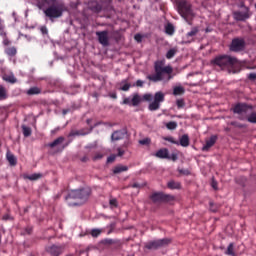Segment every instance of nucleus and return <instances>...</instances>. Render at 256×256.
I'll return each mask as SVG.
<instances>
[{"label":"nucleus","instance_id":"680f3d73","mask_svg":"<svg viewBox=\"0 0 256 256\" xmlns=\"http://www.w3.org/2000/svg\"><path fill=\"white\" fill-rule=\"evenodd\" d=\"M131 187L133 189H139V187H141V185L139 183H134V184L131 185Z\"/></svg>","mask_w":256,"mask_h":256},{"label":"nucleus","instance_id":"dca6fc26","mask_svg":"<svg viewBox=\"0 0 256 256\" xmlns=\"http://www.w3.org/2000/svg\"><path fill=\"white\" fill-rule=\"evenodd\" d=\"M89 9L93 11V13H101V11H103V5L97 1H92L89 3Z\"/></svg>","mask_w":256,"mask_h":256},{"label":"nucleus","instance_id":"5701e85b","mask_svg":"<svg viewBox=\"0 0 256 256\" xmlns=\"http://www.w3.org/2000/svg\"><path fill=\"white\" fill-rule=\"evenodd\" d=\"M6 158H7V161L9 162V164L12 165L13 167L15 165H17V158L15 157V155H13V153L8 151L6 153Z\"/></svg>","mask_w":256,"mask_h":256},{"label":"nucleus","instance_id":"bf43d9fd","mask_svg":"<svg viewBox=\"0 0 256 256\" xmlns=\"http://www.w3.org/2000/svg\"><path fill=\"white\" fill-rule=\"evenodd\" d=\"M143 85H145V82L142 80H137L136 81V87H143Z\"/></svg>","mask_w":256,"mask_h":256},{"label":"nucleus","instance_id":"6e6d98bb","mask_svg":"<svg viewBox=\"0 0 256 256\" xmlns=\"http://www.w3.org/2000/svg\"><path fill=\"white\" fill-rule=\"evenodd\" d=\"M134 39H135V41H137L138 43H141L143 37L141 36V34H136V35L134 36Z\"/></svg>","mask_w":256,"mask_h":256},{"label":"nucleus","instance_id":"a19ab883","mask_svg":"<svg viewBox=\"0 0 256 256\" xmlns=\"http://www.w3.org/2000/svg\"><path fill=\"white\" fill-rule=\"evenodd\" d=\"M140 145H151V138H144L142 140H139Z\"/></svg>","mask_w":256,"mask_h":256},{"label":"nucleus","instance_id":"774afa93","mask_svg":"<svg viewBox=\"0 0 256 256\" xmlns=\"http://www.w3.org/2000/svg\"><path fill=\"white\" fill-rule=\"evenodd\" d=\"M246 69L253 70V69H256V66H246Z\"/></svg>","mask_w":256,"mask_h":256},{"label":"nucleus","instance_id":"0eeeda50","mask_svg":"<svg viewBox=\"0 0 256 256\" xmlns=\"http://www.w3.org/2000/svg\"><path fill=\"white\" fill-rule=\"evenodd\" d=\"M191 3L187 0H180L178 2V13L187 21L189 17H193V9L191 8Z\"/></svg>","mask_w":256,"mask_h":256},{"label":"nucleus","instance_id":"4d7b16f0","mask_svg":"<svg viewBox=\"0 0 256 256\" xmlns=\"http://www.w3.org/2000/svg\"><path fill=\"white\" fill-rule=\"evenodd\" d=\"M40 31H41L42 35H47V33H49V30H47V27H45V26H42Z\"/></svg>","mask_w":256,"mask_h":256},{"label":"nucleus","instance_id":"e433bc0d","mask_svg":"<svg viewBox=\"0 0 256 256\" xmlns=\"http://www.w3.org/2000/svg\"><path fill=\"white\" fill-rule=\"evenodd\" d=\"M121 84H122V87L120 88L121 91H129V89H131V84L127 83V80H122Z\"/></svg>","mask_w":256,"mask_h":256},{"label":"nucleus","instance_id":"338daca9","mask_svg":"<svg viewBox=\"0 0 256 256\" xmlns=\"http://www.w3.org/2000/svg\"><path fill=\"white\" fill-rule=\"evenodd\" d=\"M212 187H213V189H217V182L216 181H212Z\"/></svg>","mask_w":256,"mask_h":256},{"label":"nucleus","instance_id":"a18cd8bd","mask_svg":"<svg viewBox=\"0 0 256 256\" xmlns=\"http://www.w3.org/2000/svg\"><path fill=\"white\" fill-rule=\"evenodd\" d=\"M6 81H8V83H17V78H15V76H8Z\"/></svg>","mask_w":256,"mask_h":256},{"label":"nucleus","instance_id":"4be33fe9","mask_svg":"<svg viewBox=\"0 0 256 256\" xmlns=\"http://www.w3.org/2000/svg\"><path fill=\"white\" fill-rule=\"evenodd\" d=\"M37 7L45 12V9L51 4L49 0H36Z\"/></svg>","mask_w":256,"mask_h":256},{"label":"nucleus","instance_id":"c03bdc74","mask_svg":"<svg viewBox=\"0 0 256 256\" xmlns=\"http://www.w3.org/2000/svg\"><path fill=\"white\" fill-rule=\"evenodd\" d=\"M218 209L219 208L217 205H215L213 202H210V211H212V213H217Z\"/></svg>","mask_w":256,"mask_h":256},{"label":"nucleus","instance_id":"7c9ffc66","mask_svg":"<svg viewBox=\"0 0 256 256\" xmlns=\"http://www.w3.org/2000/svg\"><path fill=\"white\" fill-rule=\"evenodd\" d=\"M43 177V174L41 173H34L26 177V179H29V181H37V179H41Z\"/></svg>","mask_w":256,"mask_h":256},{"label":"nucleus","instance_id":"a211bd4d","mask_svg":"<svg viewBox=\"0 0 256 256\" xmlns=\"http://www.w3.org/2000/svg\"><path fill=\"white\" fill-rule=\"evenodd\" d=\"M154 155L158 159H169V149L161 148Z\"/></svg>","mask_w":256,"mask_h":256},{"label":"nucleus","instance_id":"603ef678","mask_svg":"<svg viewBox=\"0 0 256 256\" xmlns=\"http://www.w3.org/2000/svg\"><path fill=\"white\" fill-rule=\"evenodd\" d=\"M117 152L118 157H123V155H125V150H123L122 148H117Z\"/></svg>","mask_w":256,"mask_h":256},{"label":"nucleus","instance_id":"6ab92c4d","mask_svg":"<svg viewBox=\"0 0 256 256\" xmlns=\"http://www.w3.org/2000/svg\"><path fill=\"white\" fill-rule=\"evenodd\" d=\"M198 33L199 29L197 27L192 28L191 31L186 34V38L188 39L187 43H193V41H195L193 37H195V35Z\"/></svg>","mask_w":256,"mask_h":256},{"label":"nucleus","instance_id":"09e8293b","mask_svg":"<svg viewBox=\"0 0 256 256\" xmlns=\"http://www.w3.org/2000/svg\"><path fill=\"white\" fill-rule=\"evenodd\" d=\"M122 105H130L132 106L131 98H124Z\"/></svg>","mask_w":256,"mask_h":256},{"label":"nucleus","instance_id":"1a4fd4ad","mask_svg":"<svg viewBox=\"0 0 256 256\" xmlns=\"http://www.w3.org/2000/svg\"><path fill=\"white\" fill-rule=\"evenodd\" d=\"M169 243H171V240L169 238H163L146 242L144 244V247L149 251H157V249H161V247H167Z\"/></svg>","mask_w":256,"mask_h":256},{"label":"nucleus","instance_id":"2f4dec72","mask_svg":"<svg viewBox=\"0 0 256 256\" xmlns=\"http://www.w3.org/2000/svg\"><path fill=\"white\" fill-rule=\"evenodd\" d=\"M39 93H41V89H39V87H32L27 90V95H39Z\"/></svg>","mask_w":256,"mask_h":256},{"label":"nucleus","instance_id":"6e6552de","mask_svg":"<svg viewBox=\"0 0 256 256\" xmlns=\"http://www.w3.org/2000/svg\"><path fill=\"white\" fill-rule=\"evenodd\" d=\"M246 47H247V42H245V38L236 37L232 39L229 45V50L232 53H241L246 49Z\"/></svg>","mask_w":256,"mask_h":256},{"label":"nucleus","instance_id":"f8f14e48","mask_svg":"<svg viewBox=\"0 0 256 256\" xmlns=\"http://www.w3.org/2000/svg\"><path fill=\"white\" fill-rule=\"evenodd\" d=\"M233 16L235 21H247V19L251 17V14H249V10H247L246 12L236 11L233 13Z\"/></svg>","mask_w":256,"mask_h":256},{"label":"nucleus","instance_id":"f257e3e1","mask_svg":"<svg viewBox=\"0 0 256 256\" xmlns=\"http://www.w3.org/2000/svg\"><path fill=\"white\" fill-rule=\"evenodd\" d=\"M254 107L247 103H237L233 106L232 111L235 115H238L239 121H248L256 125V111H253ZM250 111V114H248Z\"/></svg>","mask_w":256,"mask_h":256},{"label":"nucleus","instance_id":"2eb2a0df","mask_svg":"<svg viewBox=\"0 0 256 256\" xmlns=\"http://www.w3.org/2000/svg\"><path fill=\"white\" fill-rule=\"evenodd\" d=\"M215 143H217V135H212L208 140H206V144L202 147V151H209Z\"/></svg>","mask_w":256,"mask_h":256},{"label":"nucleus","instance_id":"49530a36","mask_svg":"<svg viewBox=\"0 0 256 256\" xmlns=\"http://www.w3.org/2000/svg\"><path fill=\"white\" fill-rule=\"evenodd\" d=\"M2 43L5 47H9V45H11V40H9V38H7V36H6V37L3 38Z\"/></svg>","mask_w":256,"mask_h":256},{"label":"nucleus","instance_id":"a878e982","mask_svg":"<svg viewBox=\"0 0 256 256\" xmlns=\"http://www.w3.org/2000/svg\"><path fill=\"white\" fill-rule=\"evenodd\" d=\"M63 141H65V137L60 136L57 139H55L52 143L48 144V147H50V149H53V148L57 147V145H61V143H63Z\"/></svg>","mask_w":256,"mask_h":256},{"label":"nucleus","instance_id":"e2e57ef3","mask_svg":"<svg viewBox=\"0 0 256 256\" xmlns=\"http://www.w3.org/2000/svg\"><path fill=\"white\" fill-rule=\"evenodd\" d=\"M109 97H111V99H117V93H115V92L110 93Z\"/></svg>","mask_w":256,"mask_h":256},{"label":"nucleus","instance_id":"bb28decb","mask_svg":"<svg viewBox=\"0 0 256 256\" xmlns=\"http://www.w3.org/2000/svg\"><path fill=\"white\" fill-rule=\"evenodd\" d=\"M167 187L168 189H181V183L172 180L167 183Z\"/></svg>","mask_w":256,"mask_h":256},{"label":"nucleus","instance_id":"4468645a","mask_svg":"<svg viewBox=\"0 0 256 256\" xmlns=\"http://www.w3.org/2000/svg\"><path fill=\"white\" fill-rule=\"evenodd\" d=\"M103 245H116V249H121L123 242L119 239L106 238L102 240Z\"/></svg>","mask_w":256,"mask_h":256},{"label":"nucleus","instance_id":"7ed1b4c3","mask_svg":"<svg viewBox=\"0 0 256 256\" xmlns=\"http://www.w3.org/2000/svg\"><path fill=\"white\" fill-rule=\"evenodd\" d=\"M155 75H148L147 79L149 81H153V83H157L159 81H163V74L166 73L168 75V79H173L171 73H173V67L165 66L163 67V62L158 61L154 65Z\"/></svg>","mask_w":256,"mask_h":256},{"label":"nucleus","instance_id":"c85d7f7f","mask_svg":"<svg viewBox=\"0 0 256 256\" xmlns=\"http://www.w3.org/2000/svg\"><path fill=\"white\" fill-rule=\"evenodd\" d=\"M116 228H117V222H111L110 224H108L106 226V229H108L107 235H111V233H113V231H115Z\"/></svg>","mask_w":256,"mask_h":256},{"label":"nucleus","instance_id":"f704fd0d","mask_svg":"<svg viewBox=\"0 0 256 256\" xmlns=\"http://www.w3.org/2000/svg\"><path fill=\"white\" fill-rule=\"evenodd\" d=\"M185 93V88L181 86H176L173 90L174 95H183Z\"/></svg>","mask_w":256,"mask_h":256},{"label":"nucleus","instance_id":"72a5a7b5","mask_svg":"<svg viewBox=\"0 0 256 256\" xmlns=\"http://www.w3.org/2000/svg\"><path fill=\"white\" fill-rule=\"evenodd\" d=\"M166 129H169V131H175V129H177V122L170 121L166 123Z\"/></svg>","mask_w":256,"mask_h":256},{"label":"nucleus","instance_id":"4c0bfd02","mask_svg":"<svg viewBox=\"0 0 256 256\" xmlns=\"http://www.w3.org/2000/svg\"><path fill=\"white\" fill-rule=\"evenodd\" d=\"M175 53H177L176 49H170L167 53H166V59H173L175 57Z\"/></svg>","mask_w":256,"mask_h":256},{"label":"nucleus","instance_id":"473e14b6","mask_svg":"<svg viewBox=\"0 0 256 256\" xmlns=\"http://www.w3.org/2000/svg\"><path fill=\"white\" fill-rule=\"evenodd\" d=\"M7 99V89L0 85V101H5Z\"/></svg>","mask_w":256,"mask_h":256},{"label":"nucleus","instance_id":"8fccbe9b","mask_svg":"<svg viewBox=\"0 0 256 256\" xmlns=\"http://www.w3.org/2000/svg\"><path fill=\"white\" fill-rule=\"evenodd\" d=\"M103 157V154L96 153L93 157V161H99Z\"/></svg>","mask_w":256,"mask_h":256},{"label":"nucleus","instance_id":"864d4df0","mask_svg":"<svg viewBox=\"0 0 256 256\" xmlns=\"http://www.w3.org/2000/svg\"><path fill=\"white\" fill-rule=\"evenodd\" d=\"M75 135H87V133H80L79 131L70 132L69 137H75Z\"/></svg>","mask_w":256,"mask_h":256},{"label":"nucleus","instance_id":"b1692460","mask_svg":"<svg viewBox=\"0 0 256 256\" xmlns=\"http://www.w3.org/2000/svg\"><path fill=\"white\" fill-rule=\"evenodd\" d=\"M132 107H137L141 104V96L138 93L133 94L131 99Z\"/></svg>","mask_w":256,"mask_h":256},{"label":"nucleus","instance_id":"9b49d317","mask_svg":"<svg viewBox=\"0 0 256 256\" xmlns=\"http://www.w3.org/2000/svg\"><path fill=\"white\" fill-rule=\"evenodd\" d=\"M96 37L98 38L100 45H103V47H109V31H97Z\"/></svg>","mask_w":256,"mask_h":256},{"label":"nucleus","instance_id":"20e7f679","mask_svg":"<svg viewBox=\"0 0 256 256\" xmlns=\"http://www.w3.org/2000/svg\"><path fill=\"white\" fill-rule=\"evenodd\" d=\"M214 67H219L222 71L233 69L237 65V58L229 55H219L211 60Z\"/></svg>","mask_w":256,"mask_h":256},{"label":"nucleus","instance_id":"ddd939ff","mask_svg":"<svg viewBox=\"0 0 256 256\" xmlns=\"http://www.w3.org/2000/svg\"><path fill=\"white\" fill-rule=\"evenodd\" d=\"M124 137H127V129L116 130L112 133V141H121Z\"/></svg>","mask_w":256,"mask_h":256},{"label":"nucleus","instance_id":"cd10ccee","mask_svg":"<svg viewBox=\"0 0 256 256\" xmlns=\"http://www.w3.org/2000/svg\"><path fill=\"white\" fill-rule=\"evenodd\" d=\"M165 33L167 35H173L175 33V27L173 26V24L168 23L165 27Z\"/></svg>","mask_w":256,"mask_h":256},{"label":"nucleus","instance_id":"5fc2aeb1","mask_svg":"<svg viewBox=\"0 0 256 256\" xmlns=\"http://www.w3.org/2000/svg\"><path fill=\"white\" fill-rule=\"evenodd\" d=\"M25 233L27 235H31V233H33V227H31V226L26 227L25 228Z\"/></svg>","mask_w":256,"mask_h":256},{"label":"nucleus","instance_id":"f3484780","mask_svg":"<svg viewBox=\"0 0 256 256\" xmlns=\"http://www.w3.org/2000/svg\"><path fill=\"white\" fill-rule=\"evenodd\" d=\"M63 249V246L52 245L48 248V252L50 255L59 256L63 253Z\"/></svg>","mask_w":256,"mask_h":256},{"label":"nucleus","instance_id":"0e129e2a","mask_svg":"<svg viewBox=\"0 0 256 256\" xmlns=\"http://www.w3.org/2000/svg\"><path fill=\"white\" fill-rule=\"evenodd\" d=\"M81 161H82V163H87V161H89V157L84 156L81 158Z\"/></svg>","mask_w":256,"mask_h":256},{"label":"nucleus","instance_id":"13d9d810","mask_svg":"<svg viewBox=\"0 0 256 256\" xmlns=\"http://www.w3.org/2000/svg\"><path fill=\"white\" fill-rule=\"evenodd\" d=\"M109 203L111 207H117V199H111Z\"/></svg>","mask_w":256,"mask_h":256},{"label":"nucleus","instance_id":"aec40b11","mask_svg":"<svg viewBox=\"0 0 256 256\" xmlns=\"http://www.w3.org/2000/svg\"><path fill=\"white\" fill-rule=\"evenodd\" d=\"M5 55L8 57H15L17 55V47L11 46L4 49Z\"/></svg>","mask_w":256,"mask_h":256},{"label":"nucleus","instance_id":"58836bf2","mask_svg":"<svg viewBox=\"0 0 256 256\" xmlns=\"http://www.w3.org/2000/svg\"><path fill=\"white\" fill-rule=\"evenodd\" d=\"M101 233H103V230H101V229H92L90 232L92 237H99V235H101Z\"/></svg>","mask_w":256,"mask_h":256},{"label":"nucleus","instance_id":"c756f323","mask_svg":"<svg viewBox=\"0 0 256 256\" xmlns=\"http://www.w3.org/2000/svg\"><path fill=\"white\" fill-rule=\"evenodd\" d=\"M225 253L226 255H229V256H235V246L233 245V243H230L228 245Z\"/></svg>","mask_w":256,"mask_h":256},{"label":"nucleus","instance_id":"39448f33","mask_svg":"<svg viewBox=\"0 0 256 256\" xmlns=\"http://www.w3.org/2000/svg\"><path fill=\"white\" fill-rule=\"evenodd\" d=\"M144 101H148L150 104L148 105L149 111H159L161 109V103H165V93L158 91L154 94H144Z\"/></svg>","mask_w":256,"mask_h":256},{"label":"nucleus","instance_id":"9d476101","mask_svg":"<svg viewBox=\"0 0 256 256\" xmlns=\"http://www.w3.org/2000/svg\"><path fill=\"white\" fill-rule=\"evenodd\" d=\"M150 199L153 203H171V201H175V196L163 192H156L150 196Z\"/></svg>","mask_w":256,"mask_h":256},{"label":"nucleus","instance_id":"3c124183","mask_svg":"<svg viewBox=\"0 0 256 256\" xmlns=\"http://www.w3.org/2000/svg\"><path fill=\"white\" fill-rule=\"evenodd\" d=\"M249 81H256V73L248 74Z\"/></svg>","mask_w":256,"mask_h":256},{"label":"nucleus","instance_id":"f03ea898","mask_svg":"<svg viewBox=\"0 0 256 256\" xmlns=\"http://www.w3.org/2000/svg\"><path fill=\"white\" fill-rule=\"evenodd\" d=\"M66 10L67 8L65 7V3L51 0L50 5L44 9V15L53 21V19L63 17V13H65Z\"/></svg>","mask_w":256,"mask_h":256},{"label":"nucleus","instance_id":"69168bd1","mask_svg":"<svg viewBox=\"0 0 256 256\" xmlns=\"http://www.w3.org/2000/svg\"><path fill=\"white\" fill-rule=\"evenodd\" d=\"M9 218H10L9 214H6L2 217L3 221H9Z\"/></svg>","mask_w":256,"mask_h":256},{"label":"nucleus","instance_id":"de8ad7c7","mask_svg":"<svg viewBox=\"0 0 256 256\" xmlns=\"http://www.w3.org/2000/svg\"><path fill=\"white\" fill-rule=\"evenodd\" d=\"M0 37H3V39L7 37V32H5V25L0 28Z\"/></svg>","mask_w":256,"mask_h":256},{"label":"nucleus","instance_id":"393cba45","mask_svg":"<svg viewBox=\"0 0 256 256\" xmlns=\"http://www.w3.org/2000/svg\"><path fill=\"white\" fill-rule=\"evenodd\" d=\"M181 147H189V135L184 134L180 137V142H178Z\"/></svg>","mask_w":256,"mask_h":256},{"label":"nucleus","instance_id":"79ce46f5","mask_svg":"<svg viewBox=\"0 0 256 256\" xmlns=\"http://www.w3.org/2000/svg\"><path fill=\"white\" fill-rule=\"evenodd\" d=\"M166 159H168L169 161H174L175 162L179 159V156L176 153H173L171 155L168 154V158H166Z\"/></svg>","mask_w":256,"mask_h":256},{"label":"nucleus","instance_id":"412c9836","mask_svg":"<svg viewBox=\"0 0 256 256\" xmlns=\"http://www.w3.org/2000/svg\"><path fill=\"white\" fill-rule=\"evenodd\" d=\"M125 171H129V167L125 165H117L113 169L114 175H119V173H125Z\"/></svg>","mask_w":256,"mask_h":256},{"label":"nucleus","instance_id":"423d86ee","mask_svg":"<svg viewBox=\"0 0 256 256\" xmlns=\"http://www.w3.org/2000/svg\"><path fill=\"white\" fill-rule=\"evenodd\" d=\"M89 197H91V188L86 187L70 191L66 199H78L80 203H85Z\"/></svg>","mask_w":256,"mask_h":256},{"label":"nucleus","instance_id":"052dcab7","mask_svg":"<svg viewBox=\"0 0 256 256\" xmlns=\"http://www.w3.org/2000/svg\"><path fill=\"white\" fill-rule=\"evenodd\" d=\"M115 161V155H111L107 158V163H113Z\"/></svg>","mask_w":256,"mask_h":256},{"label":"nucleus","instance_id":"37998d69","mask_svg":"<svg viewBox=\"0 0 256 256\" xmlns=\"http://www.w3.org/2000/svg\"><path fill=\"white\" fill-rule=\"evenodd\" d=\"M176 105L178 109H183V107H185V101L183 99H179L176 101Z\"/></svg>","mask_w":256,"mask_h":256},{"label":"nucleus","instance_id":"ea45409f","mask_svg":"<svg viewBox=\"0 0 256 256\" xmlns=\"http://www.w3.org/2000/svg\"><path fill=\"white\" fill-rule=\"evenodd\" d=\"M164 141H168L169 143H172L173 145H179V142L175 140L172 136L164 137Z\"/></svg>","mask_w":256,"mask_h":256},{"label":"nucleus","instance_id":"c9c22d12","mask_svg":"<svg viewBox=\"0 0 256 256\" xmlns=\"http://www.w3.org/2000/svg\"><path fill=\"white\" fill-rule=\"evenodd\" d=\"M22 131H23V135L24 137H31V128L30 127H27L25 125L22 126Z\"/></svg>","mask_w":256,"mask_h":256}]
</instances>
